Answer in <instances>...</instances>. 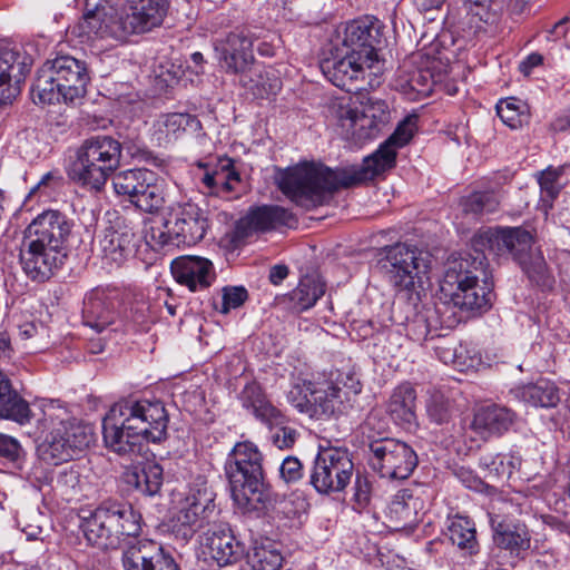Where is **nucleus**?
I'll return each instance as SVG.
<instances>
[{
    "instance_id": "obj_8",
    "label": "nucleus",
    "mask_w": 570,
    "mask_h": 570,
    "mask_svg": "<svg viewBox=\"0 0 570 570\" xmlns=\"http://www.w3.org/2000/svg\"><path fill=\"white\" fill-rule=\"evenodd\" d=\"M89 79L85 61L59 56L39 69L31 95L39 104L73 102L85 96Z\"/></svg>"
},
{
    "instance_id": "obj_19",
    "label": "nucleus",
    "mask_w": 570,
    "mask_h": 570,
    "mask_svg": "<svg viewBox=\"0 0 570 570\" xmlns=\"http://www.w3.org/2000/svg\"><path fill=\"white\" fill-rule=\"evenodd\" d=\"M31 66L32 58L20 46L0 40V105L19 96Z\"/></svg>"
},
{
    "instance_id": "obj_3",
    "label": "nucleus",
    "mask_w": 570,
    "mask_h": 570,
    "mask_svg": "<svg viewBox=\"0 0 570 570\" xmlns=\"http://www.w3.org/2000/svg\"><path fill=\"white\" fill-rule=\"evenodd\" d=\"M41 413L37 419L38 431L46 434L37 446L41 463L58 466L72 461L94 442L92 428L71 417L58 401H45Z\"/></svg>"
},
{
    "instance_id": "obj_40",
    "label": "nucleus",
    "mask_w": 570,
    "mask_h": 570,
    "mask_svg": "<svg viewBox=\"0 0 570 570\" xmlns=\"http://www.w3.org/2000/svg\"><path fill=\"white\" fill-rule=\"evenodd\" d=\"M202 183L210 194L227 197L240 184V176L235 170L233 160L226 158L219 160V164L213 171L205 173Z\"/></svg>"
},
{
    "instance_id": "obj_20",
    "label": "nucleus",
    "mask_w": 570,
    "mask_h": 570,
    "mask_svg": "<svg viewBox=\"0 0 570 570\" xmlns=\"http://www.w3.org/2000/svg\"><path fill=\"white\" fill-rule=\"evenodd\" d=\"M168 10L166 0H128L117 13V31L126 41L159 27Z\"/></svg>"
},
{
    "instance_id": "obj_39",
    "label": "nucleus",
    "mask_w": 570,
    "mask_h": 570,
    "mask_svg": "<svg viewBox=\"0 0 570 570\" xmlns=\"http://www.w3.org/2000/svg\"><path fill=\"white\" fill-rule=\"evenodd\" d=\"M236 76L238 77V83L255 98H268L272 95H276L282 87L278 77L256 62L247 68L244 73Z\"/></svg>"
},
{
    "instance_id": "obj_2",
    "label": "nucleus",
    "mask_w": 570,
    "mask_h": 570,
    "mask_svg": "<svg viewBox=\"0 0 570 570\" xmlns=\"http://www.w3.org/2000/svg\"><path fill=\"white\" fill-rule=\"evenodd\" d=\"M72 222L59 210H45L24 229L19 250L22 271L33 282L48 281L67 258Z\"/></svg>"
},
{
    "instance_id": "obj_36",
    "label": "nucleus",
    "mask_w": 570,
    "mask_h": 570,
    "mask_svg": "<svg viewBox=\"0 0 570 570\" xmlns=\"http://www.w3.org/2000/svg\"><path fill=\"white\" fill-rule=\"evenodd\" d=\"M31 417L29 403L13 389L9 377L0 371V420L24 425Z\"/></svg>"
},
{
    "instance_id": "obj_18",
    "label": "nucleus",
    "mask_w": 570,
    "mask_h": 570,
    "mask_svg": "<svg viewBox=\"0 0 570 570\" xmlns=\"http://www.w3.org/2000/svg\"><path fill=\"white\" fill-rule=\"evenodd\" d=\"M475 255L465 254L459 258L448 262L442 281L440 282V299L444 304L453 306L461 297V293L470 286L476 278L485 276L488 252L476 250L472 246Z\"/></svg>"
},
{
    "instance_id": "obj_60",
    "label": "nucleus",
    "mask_w": 570,
    "mask_h": 570,
    "mask_svg": "<svg viewBox=\"0 0 570 570\" xmlns=\"http://www.w3.org/2000/svg\"><path fill=\"white\" fill-rule=\"evenodd\" d=\"M466 11L481 21L489 22L492 17V0H463Z\"/></svg>"
},
{
    "instance_id": "obj_34",
    "label": "nucleus",
    "mask_w": 570,
    "mask_h": 570,
    "mask_svg": "<svg viewBox=\"0 0 570 570\" xmlns=\"http://www.w3.org/2000/svg\"><path fill=\"white\" fill-rule=\"evenodd\" d=\"M118 18L106 13H85L82 20L72 28L71 33L82 38V41L95 39H114L124 41V37L117 31Z\"/></svg>"
},
{
    "instance_id": "obj_22",
    "label": "nucleus",
    "mask_w": 570,
    "mask_h": 570,
    "mask_svg": "<svg viewBox=\"0 0 570 570\" xmlns=\"http://www.w3.org/2000/svg\"><path fill=\"white\" fill-rule=\"evenodd\" d=\"M132 425L114 406L102 420V439L105 446L120 455L132 458L141 452L144 441L131 430Z\"/></svg>"
},
{
    "instance_id": "obj_7",
    "label": "nucleus",
    "mask_w": 570,
    "mask_h": 570,
    "mask_svg": "<svg viewBox=\"0 0 570 570\" xmlns=\"http://www.w3.org/2000/svg\"><path fill=\"white\" fill-rule=\"evenodd\" d=\"M81 528L91 546L117 549L126 538L139 535L141 514L127 502L107 499L82 517Z\"/></svg>"
},
{
    "instance_id": "obj_13",
    "label": "nucleus",
    "mask_w": 570,
    "mask_h": 570,
    "mask_svg": "<svg viewBox=\"0 0 570 570\" xmlns=\"http://www.w3.org/2000/svg\"><path fill=\"white\" fill-rule=\"evenodd\" d=\"M132 425L131 430L145 442L158 443L166 439L168 413L160 401L122 400L112 405Z\"/></svg>"
},
{
    "instance_id": "obj_49",
    "label": "nucleus",
    "mask_w": 570,
    "mask_h": 570,
    "mask_svg": "<svg viewBox=\"0 0 570 570\" xmlns=\"http://www.w3.org/2000/svg\"><path fill=\"white\" fill-rule=\"evenodd\" d=\"M497 114L512 129L522 127L529 119L527 105L514 98L501 100L497 105Z\"/></svg>"
},
{
    "instance_id": "obj_55",
    "label": "nucleus",
    "mask_w": 570,
    "mask_h": 570,
    "mask_svg": "<svg viewBox=\"0 0 570 570\" xmlns=\"http://www.w3.org/2000/svg\"><path fill=\"white\" fill-rule=\"evenodd\" d=\"M562 168H548L539 177V185L544 199L553 200L560 193L562 181Z\"/></svg>"
},
{
    "instance_id": "obj_48",
    "label": "nucleus",
    "mask_w": 570,
    "mask_h": 570,
    "mask_svg": "<svg viewBox=\"0 0 570 570\" xmlns=\"http://www.w3.org/2000/svg\"><path fill=\"white\" fill-rule=\"evenodd\" d=\"M248 562L253 570H278L283 563V556L274 544L261 543L248 554Z\"/></svg>"
},
{
    "instance_id": "obj_15",
    "label": "nucleus",
    "mask_w": 570,
    "mask_h": 570,
    "mask_svg": "<svg viewBox=\"0 0 570 570\" xmlns=\"http://www.w3.org/2000/svg\"><path fill=\"white\" fill-rule=\"evenodd\" d=\"M215 497L212 487L202 476L189 485L175 517L176 527L185 538L191 537L210 522L216 511Z\"/></svg>"
},
{
    "instance_id": "obj_56",
    "label": "nucleus",
    "mask_w": 570,
    "mask_h": 570,
    "mask_svg": "<svg viewBox=\"0 0 570 570\" xmlns=\"http://www.w3.org/2000/svg\"><path fill=\"white\" fill-rule=\"evenodd\" d=\"M311 385H314V382L296 384L289 390L287 394V401L298 412L307 414L309 417H312V396L311 390L308 389Z\"/></svg>"
},
{
    "instance_id": "obj_42",
    "label": "nucleus",
    "mask_w": 570,
    "mask_h": 570,
    "mask_svg": "<svg viewBox=\"0 0 570 570\" xmlns=\"http://www.w3.org/2000/svg\"><path fill=\"white\" fill-rule=\"evenodd\" d=\"M324 293L325 284L318 277L306 276L291 292L289 299L296 312H304L313 307Z\"/></svg>"
},
{
    "instance_id": "obj_47",
    "label": "nucleus",
    "mask_w": 570,
    "mask_h": 570,
    "mask_svg": "<svg viewBox=\"0 0 570 570\" xmlns=\"http://www.w3.org/2000/svg\"><path fill=\"white\" fill-rule=\"evenodd\" d=\"M129 478V482H134L139 491L147 495H154L161 488L163 469L157 463H148L139 471H135Z\"/></svg>"
},
{
    "instance_id": "obj_46",
    "label": "nucleus",
    "mask_w": 570,
    "mask_h": 570,
    "mask_svg": "<svg viewBox=\"0 0 570 570\" xmlns=\"http://www.w3.org/2000/svg\"><path fill=\"white\" fill-rule=\"evenodd\" d=\"M500 205V196L494 191H474L460 200L464 214L480 216L494 213Z\"/></svg>"
},
{
    "instance_id": "obj_27",
    "label": "nucleus",
    "mask_w": 570,
    "mask_h": 570,
    "mask_svg": "<svg viewBox=\"0 0 570 570\" xmlns=\"http://www.w3.org/2000/svg\"><path fill=\"white\" fill-rule=\"evenodd\" d=\"M207 554L217 566L225 567L240 561L245 556L244 544L236 539L227 525H216L206 538Z\"/></svg>"
},
{
    "instance_id": "obj_37",
    "label": "nucleus",
    "mask_w": 570,
    "mask_h": 570,
    "mask_svg": "<svg viewBox=\"0 0 570 570\" xmlns=\"http://www.w3.org/2000/svg\"><path fill=\"white\" fill-rule=\"evenodd\" d=\"M242 405L266 424L284 422V415L277 410L263 392L257 382L247 383L239 394Z\"/></svg>"
},
{
    "instance_id": "obj_63",
    "label": "nucleus",
    "mask_w": 570,
    "mask_h": 570,
    "mask_svg": "<svg viewBox=\"0 0 570 570\" xmlns=\"http://www.w3.org/2000/svg\"><path fill=\"white\" fill-rule=\"evenodd\" d=\"M21 446L19 442L12 436L0 433V455L16 461L19 458Z\"/></svg>"
},
{
    "instance_id": "obj_61",
    "label": "nucleus",
    "mask_w": 570,
    "mask_h": 570,
    "mask_svg": "<svg viewBox=\"0 0 570 570\" xmlns=\"http://www.w3.org/2000/svg\"><path fill=\"white\" fill-rule=\"evenodd\" d=\"M372 493V483L365 475L356 474L354 484V500L361 507L364 508L368 504Z\"/></svg>"
},
{
    "instance_id": "obj_45",
    "label": "nucleus",
    "mask_w": 570,
    "mask_h": 570,
    "mask_svg": "<svg viewBox=\"0 0 570 570\" xmlns=\"http://www.w3.org/2000/svg\"><path fill=\"white\" fill-rule=\"evenodd\" d=\"M491 285L480 278L474 279L462 293L454 307L461 311H485L491 304Z\"/></svg>"
},
{
    "instance_id": "obj_14",
    "label": "nucleus",
    "mask_w": 570,
    "mask_h": 570,
    "mask_svg": "<svg viewBox=\"0 0 570 570\" xmlns=\"http://www.w3.org/2000/svg\"><path fill=\"white\" fill-rule=\"evenodd\" d=\"M368 462L382 478L405 480L417 465L415 451L406 443L383 438L371 441Z\"/></svg>"
},
{
    "instance_id": "obj_64",
    "label": "nucleus",
    "mask_w": 570,
    "mask_h": 570,
    "mask_svg": "<svg viewBox=\"0 0 570 570\" xmlns=\"http://www.w3.org/2000/svg\"><path fill=\"white\" fill-rule=\"evenodd\" d=\"M543 62V56L538 52L528 55L519 65V70L524 76H530L532 70Z\"/></svg>"
},
{
    "instance_id": "obj_6",
    "label": "nucleus",
    "mask_w": 570,
    "mask_h": 570,
    "mask_svg": "<svg viewBox=\"0 0 570 570\" xmlns=\"http://www.w3.org/2000/svg\"><path fill=\"white\" fill-rule=\"evenodd\" d=\"M376 267L397 293L420 297L430 282L432 256L415 245L396 243L380 249Z\"/></svg>"
},
{
    "instance_id": "obj_4",
    "label": "nucleus",
    "mask_w": 570,
    "mask_h": 570,
    "mask_svg": "<svg viewBox=\"0 0 570 570\" xmlns=\"http://www.w3.org/2000/svg\"><path fill=\"white\" fill-rule=\"evenodd\" d=\"M533 240V235L522 227H495L480 229L473 236L471 245L476 250L497 256L510 254L531 282L551 289L554 278L541 252L532 250Z\"/></svg>"
},
{
    "instance_id": "obj_53",
    "label": "nucleus",
    "mask_w": 570,
    "mask_h": 570,
    "mask_svg": "<svg viewBox=\"0 0 570 570\" xmlns=\"http://www.w3.org/2000/svg\"><path fill=\"white\" fill-rule=\"evenodd\" d=\"M46 517L38 510L24 511L18 515L17 522L28 540L40 539Z\"/></svg>"
},
{
    "instance_id": "obj_1",
    "label": "nucleus",
    "mask_w": 570,
    "mask_h": 570,
    "mask_svg": "<svg viewBox=\"0 0 570 570\" xmlns=\"http://www.w3.org/2000/svg\"><path fill=\"white\" fill-rule=\"evenodd\" d=\"M415 117L403 120L380 148L361 166L335 170L314 163L287 168L278 178L279 189L297 205L311 208L322 205L327 194L373 179L395 166L396 149L405 146L415 131Z\"/></svg>"
},
{
    "instance_id": "obj_9",
    "label": "nucleus",
    "mask_w": 570,
    "mask_h": 570,
    "mask_svg": "<svg viewBox=\"0 0 570 570\" xmlns=\"http://www.w3.org/2000/svg\"><path fill=\"white\" fill-rule=\"evenodd\" d=\"M225 472L234 502L244 509H255L263 501V455L249 441L238 442L229 452Z\"/></svg>"
},
{
    "instance_id": "obj_51",
    "label": "nucleus",
    "mask_w": 570,
    "mask_h": 570,
    "mask_svg": "<svg viewBox=\"0 0 570 570\" xmlns=\"http://www.w3.org/2000/svg\"><path fill=\"white\" fill-rule=\"evenodd\" d=\"M406 78L400 86L404 91H414L417 95L428 96L433 90L434 77L428 69L417 68L405 71Z\"/></svg>"
},
{
    "instance_id": "obj_38",
    "label": "nucleus",
    "mask_w": 570,
    "mask_h": 570,
    "mask_svg": "<svg viewBox=\"0 0 570 570\" xmlns=\"http://www.w3.org/2000/svg\"><path fill=\"white\" fill-rule=\"evenodd\" d=\"M415 401V390L409 383L401 384L390 397L387 413L397 425L411 429L416 424Z\"/></svg>"
},
{
    "instance_id": "obj_16",
    "label": "nucleus",
    "mask_w": 570,
    "mask_h": 570,
    "mask_svg": "<svg viewBox=\"0 0 570 570\" xmlns=\"http://www.w3.org/2000/svg\"><path fill=\"white\" fill-rule=\"evenodd\" d=\"M377 61H364L351 49L335 47L331 57L320 63L323 75L336 87L347 92L365 90V71Z\"/></svg>"
},
{
    "instance_id": "obj_29",
    "label": "nucleus",
    "mask_w": 570,
    "mask_h": 570,
    "mask_svg": "<svg viewBox=\"0 0 570 570\" xmlns=\"http://www.w3.org/2000/svg\"><path fill=\"white\" fill-rule=\"evenodd\" d=\"M515 420V413L497 404L479 407L473 415L471 429L483 439L500 436L505 433Z\"/></svg>"
},
{
    "instance_id": "obj_43",
    "label": "nucleus",
    "mask_w": 570,
    "mask_h": 570,
    "mask_svg": "<svg viewBox=\"0 0 570 570\" xmlns=\"http://www.w3.org/2000/svg\"><path fill=\"white\" fill-rule=\"evenodd\" d=\"M449 535L452 543L466 554L479 552L475 524L471 519L455 515L449 525Z\"/></svg>"
},
{
    "instance_id": "obj_12",
    "label": "nucleus",
    "mask_w": 570,
    "mask_h": 570,
    "mask_svg": "<svg viewBox=\"0 0 570 570\" xmlns=\"http://www.w3.org/2000/svg\"><path fill=\"white\" fill-rule=\"evenodd\" d=\"M354 474L352 454L346 448L320 445L309 483L321 494L337 493L350 484Z\"/></svg>"
},
{
    "instance_id": "obj_28",
    "label": "nucleus",
    "mask_w": 570,
    "mask_h": 570,
    "mask_svg": "<svg viewBox=\"0 0 570 570\" xmlns=\"http://www.w3.org/2000/svg\"><path fill=\"white\" fill-rule=\"evenodd\" d=\"M292 218L291 214L276 205H263L249 208L236 226L237 234L248 237L254 233H264L286 225Z\"/></svg>"
},
{
    "instance_id": "obj_32",
    "label": "nucleus",
    "mask_w": 570,
    "mask_h": 570,
    "mask_svg": "<svg viewBox=\"0 0 570 570\" xmlns=\"http://www.w3.org/2000/svg\"><path fill=\"white\" fill-rule=\"evenodd\" d=\"M420 505V500L410 489L397 491L386 510L390 528L395 531L413 529L419 522Z\"/></svg>"
},
{
    "instance_id": "obj_35",
    "label": "nucleus",
    "mask_w": 570,
    "mask_h": 570,
    "mask_svg": "<svg viewBox=\"0 0 570 570\" xmlns=\"http://www.w3.org/2000/svg\"><path fill=\"white\" fill-rule=\"evenodd\" d=\"M511 394L533 407L551 409L560 402L558 386L547 379H539L534 383L518 384L511 389Z\"/></svg>"
},
{
    "instance_id": "obj_52",
    "label": "nucleus",
    "mask_w": 570,
    "mask_h": 570,
    "mask_svg": "<svg viewBox=\"0 0 570 570\" xmlns=\"http://www.w3.org/2000/svg\"><path fill=\"white\" fill-rule=\"evenodd\" d=\"M429 419L441 425L448 423L453 415V403L441 393H433L426 403Z\"/></svg>"
},
{
    "instance_id": "obj_33",
    "label": "nucleus",
    "mask_w": 570,
    "mask_h": 570,
    "mask_svg": "<svg viewBox=\"0 0 570 570\" xmlns=\"http://www.w3.org/2000/svg\"><path fill=\"white\" fill-rule=\"evenodd\" d=\"M86 468L79 463L61 466L50 475L43 478V482L50 484L67 501L82 495L88 482L85 475Z\"/></svg>"
},
{
    "instance_id": "obj_17",
    "label": "nucleus",
    "mask_w": 570,
    "mask_h": 570,
    "mask_svg": "<svg viewBox=\"0 0 570 570\" xmlns=\"http://www.w3.org/2000/svg\"><path fill=\"white\" fill-rule=\"evenodd\" d=\"M258 36L252 27H238L215 41L219 67L228 75L244 73L256 62L254 42Z\"/></svg>"
},
{
    "instance_id": "obj_30",
    "label": "nucleus",
    "mask_w": 570,
    "mask_h": 570,
    "mask_svg": "<svg viewBox=\"0 0 570 570\" xmlns=\"http://www.w3.org/2000/svg\"><path fill=\"white\" fill-rule=\"evenodd\" d=\"M99 250L107 265L120 266L135 250V233L125 227L106 228L99 238Z\"/></svg>"
},
{
    "instance_id": "obj_50",
    "label": "nucleus",
    "mask_w": 570,
    "mask_h": 570,
    "mask_svg": "<svg viewBox=\"0 0 570 570\" xmlns=\"http://www.w3.org/2000/svg\"><path fill=\"white\" fill-rule=\"evenodd\" d=\"M164 200L163 187L157 184V178L154 174V180L146 181L137 199H134V205L146 213H154L161 208Z\"/></svg>"
},
{
    "instance_id": "obj_26",
    "label": "nucleus",
    "mask_w": 570,
    "mask_h": 570,
    "mask_svg": "<svg viewBox=\"0 0 570 570\" xmlns=\"http://www.w3.org/2000/svg\"><path fill=\"white\" fill-rule=\"evenodd\" d=\"M125 570H179L171 556L155 541H142L122 553Z\"/></svg>"
},
{
    "instance_id": "obj_44",
    "label": "nucleus",
    "mask_w": 570,
    "mask_h": 570,
    "mask_svg": "<svg viewBox=\"0 0 570 570\" xmlns=\"http://www.w3.org/2000/svg\"><path fill=\"white\" fill-rule=\"evenodd\" d=\"M157 131L166 138H177L181 132L202 129V124L196 116L185 112L165 114L158 117L155 122Z\"/></svg>"
},
{
    "instance_id": "obj_62",
    "label": "nucleus",
    "mask_w": 570,
    "mask_h": 570,
    "mask_svg": "<svg viewBox=\"0 0 570 570\" xmlns=\"http://www.w3.org/2000/svg\"><path fill=\"white\" fill-rule=\"evenodd\" d=\"M334 382H340V391L344 392L346 402L351 400V395H356L362 390V385L354 374H340Z\"/></svg>"
},
{
    "instance_id": "obj_59",
    "label": "nucleus",
    "mask_w": 570,
    "mask_h": 570,
    "mask_svg": "<svg viewBox=\"0 0 570 570\" xmlns=\"http://www.w3.org/2000/svg\"><path fill=\"white\" fill-rule=\"evenodd\" d=\"M279 474L286 483H295L303 476V465L297 458L287 456L281 464Z\"/></svg>"
},
{
    "instance_id": "obj_24",
    "label": "nucleus",
    "mask_w": 570,
    "mask_h": 570,
    "mask_svg": "<svg viewBox=\"0 0 570 570\" xmlns=\"http://www.w3.org/2000/svg\"><path fill=\"white\" fill-rule=\"evenodd\" d=\"M174 278L190 292L207 289L216 278L213 263L200 256H180L170 264Z\"/></svg>"
},
{
    "instance_id": "obj_10",
    "label": "nucleus",
    "mask_w": 570,
    "mask_h": 570,
    "mask_svg": "<svg viewBox=\"0 0 570 570\" xmlns=\"http://www.w3.org/2000/svg\"><path fill=\"white\" fill-rule=\"evenodd\" d=\"M332 119L345 139L365 141L375 138L390 121L385 101L368 98L360 115L345 98L335 99L330 107Z\"/></svg>"
},
{
    "instance_id": "obj_5",
    "label": "nucleus",
    "mask_w": 570,
    "mask_h": 570,
    "mask_svg": "<svg viewBox=\"0 0 570 570\" xmlns=\"http://www.w3.org/2000/svg\"><path fill=\"white\" fill-rule=\"evenodd\" d=\"M132 156H142L140 148L132 150ZM122 144L109 135H96L85 139L77 148L75 159L68 168L69 178L76 184L100 191L109 177L119 168Z\"/></svg>"
},
{
    "instance_id": "obj_23",
    "label": "nucleus",
    "mask_w": 570,
    "mask_h": 570,
    "mask_svg": "<svg viewBox=\"0 0 570 570\" xmlns=\"http://www.w3.org/2000/svg\"><path fill=\"white\" fill-rule=\"evenodd\" d=\"M381 24L373 17H364L345 24L343 36L338 35L341 45L337 47L353 50L364 61H379L376 46L380 43Z\"/></svg>"
},
{
    "instance_id": "obj_54",
    "label": "nucleus",
    "mask_w": 570,
    "mask_h": 570,
    "mask_svg": "<svg viewBox=\"0 0 570 570\" xmlns=\"http://www.w3.org/2000/svg\"><path fill=\"white\" fill-rule=\"evenodd\" d=\"M429 314L430 311H419L411 318H406L405 331L412 341L423 342L428 338L431 332Z\"/></svg>"
},
{
    "instance_id": "obj_57",
    "label": "nucleus",
    "mask_w": 570,
    "mask_h": 570,
    "mask_svg": "<svg viewBox=\"0 0 570 570\" xmlns=\"http://www.w3.org/2000/svg\"><path fill=\"white\" fill-rule=\"evenodd\" d=\"M282 423L268 424L271 428V441L279 450L291 449L297 438V432L293 428L283 426Z\"/></svg>"
},
{
    "instance_id": "obj_11",
    "label": "nucleus",
    "mask_w": 570,
    "mask_h": 570,
    "mask_svg": "<svg viewBox=\"0 0 570 570\" xmlns=\"http://www.w3.org/2000/svg\"><path fill=\"white\" fill-rule=\"evenodd\" d=\"M209 228L206 210L193 202L173 205L164 219V229L159 233L163 246H191L200 242Z\"/></svg>"
},
{
    "instance_id": "obj_25",
    "label": "nucleus",
    "mask_w": 570,
    "mask_h": 570,
    "mask_svg": "<svg viewBox=\"0 0 570 570\" xmlns=\"http://www.w3.org/2000/svg\"><path fill=\"white\" fill-rule=\"evenodd\" d=\"M490 524L493 543L497 548L508 551L512 557H520L530 549L531 535L523 522L492 514Z\"/></svg>"
},
{
    "instance_id": "obj_58",
    "label": "nucleus",
    "mask_w": 570,
    "mask_h": 570,
    "mask_svg": "<svg viewBox=\"0 0 570 570\" xmlns=\"http://www.w3.org/2000/svg\"><path fill=\"white\" fill-rule=\"evenodd\" d=\"M248 297L244 286H226L223 288V303L220 313L227 314L230 309L242 306Z\"/></svg>"
},
{
    "instance_id": "obj_21",
    "label": "nucleus",
    "mask_w": 570,
    "mask_h": 570,
    "mask_svg": "<svg viewBox=\"0 0 570 570\" xmlns=\"http://www.w3.org/2000/svg\"><path fill=\"white\" fill-rule=\"evenodd\" d=\"M120 305L119 293L116 289L97 287L89 292L83 301V325L95 334H109V326L118 316Z\"/></svg>"
},
{
    "instance_id": "obj_31",
    "label": "nucleus",
    "mask_w": 570,
    "mask_h": 570,
    "mask_svg": "<svg viewBox=\"0 0 570 570\" xmlns=\"http://www.w3.org/2000/svg\"><path fill=\"white\" fill-rule=\"evenodd\" d=\"M308 389L312 396V417H331L343 411L346 396L340 391V382H314Z\"/></svg>"
},
{
    "instance_id": "obj_41",
    "label": "nucleus",
    "mask_w": 570,
    "mask_h": 570,
    "mask_svg": "<svg viewBox=\"0 0 570 570\" xmlns=\"http://www.w3.org/2000/svg\"><path fill=\"white\" fill-rule=\"evenodd\" d=\"M154 180V171L148 169H129L112 177V186L117 195L126 196L134 204L146 181Z\"/></svg>"
}]
</instances>
